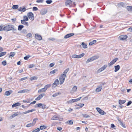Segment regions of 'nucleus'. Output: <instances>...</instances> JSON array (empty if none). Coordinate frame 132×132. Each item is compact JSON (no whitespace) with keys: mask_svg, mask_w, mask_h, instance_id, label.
I'll use <instances>...</instances> for the list:
<instances>
[{"mask_svg":"<svg viewBox=\"0 0 132 132\" xmlns=\"http://www.w3.org/2000/svg\"><path fill=\"white\" fill-rule=\"evenodd\" d=\"M13 31V33H16L17 29L15 28L14 26L11 24H7L3 27V31Z\"/></svg>","mask_w":132,"mask_h":132,"instance_id":"nucleus-1","label":"nucleus"},{"mask_svg":"<svg viewBox=\"0 0 132 132\" xmlns=\"http://www.w3.org/2000/svg\"><path fill=\"white\" fill-rule=\"evenodd\" d=\"M65 77V75L64 74H62L61 76L59 78V80L60 81V85H61L64 82Z\"/></svg>","mask_w":132,"mask_h":132,"instance_id":"nucleus-2","label":"nucleus"},{"mask_svg":"<svg viewBox=\"0 0 132 132\" xmlns=\"http://www.w3.org/2000/svg\"><path fill=\"white\" fill-rule=\"evenodd\" d=\"M38 120L37 118H35L33 120L32 123L28 124L26 125V127H30L34 126L36 123L37 121Z\"/></svg>","mask_w":132,"mask_h":132,"instance_id":"nucleus-3","label":"nucleus"},{"mask_svg":"<svg viewBox=\"0 0 132 132\" xmlns=\"http://www.w3.org/2000/svg\"><path fill=\"white\" fill-rule=\"evenodd\" d=\"M65 4L67 6L70 7L74 4V2H72L71 0H67L65 2Z\"/></svg>","mask_w":132,"mask_h":132,"instance_id":"nucleus-4","label":"nucleus"},{"mask_svg":"<svg viewBox=\"0 0 132 132\" xmlns=\"http://www.w3.org/2000/svg\"><path fill=\"white\" fill-rule=\"evenodd\" d=\"M84 55L85 54L84 53H82L79 55L76 54H73L72 55L71 57L73 58H80L83 57Z\"/></svg>","mask_w":132,"mask_h":132,"instance_id":"nucleus-5","label":"nucleus"},{"mask_svg":"<svg viewBox=\"0 0 132 132\" xmlns=\"http://www.w3.org/2000/svg\"><path fill=\"white\" fill-rule=\"evenodd\" d=\"M105 84V83H102L100 84L96 89V91L97 92H100L102 89V86Z\"/></svg>","mask_w":132,"mask_h":132,"instance_id":"nucleus-6","label":"nucleus"},{"mask_svg":"<svg viewBox=\"0 0 132 132\" xmlns=\"http://www.w3.org/2000/svg\"><path fill=\"white\" fill-rule=\"evenodd\" d=\"M27 15L28 18L32 21L34 20V18L33 14L31 12H29L28 13Z\"/></svg>","mask_w":132,"mask_h":132,"instance_id":"nucleus-7","label":"nucleus"},{"mask_svg":"<svg viewBox=\"0 0 132 132\" xmlns=\"http://www.w3.org/2000/svg\"><path fill=\"white\" fill-rule=\"evenodd\" d=\"M96 109L98 112L101 115H104L106 114V112H104L100 108L97 107L96 108Z\"/></svg>","mask_w":132,"mask_h":132,"instance_id":"nucleus-8","label":"nucleus"},{"mask_svg":"<svg viewBox=\"0 0 132 132\" xmlns=\"http://www.w3.org/2000/svg\"><path fill=\"white\" fill-rule=\"evenodd\" d=\"M37 107L42 109H45L46 108V105L41 103H39L36 105Z\"/></svg>","mask_w":132,"mask_h":132,"instance_id":"nucleus-9","label":"nucleus"},{"mask_svg":"<svg viewBox=\"0 0 132 132\" xmlns=\"http://www.w3.org/2000/svg\"><path fill=\"white\" fill-rule=\"evenodd\" d=\"M107 66L106 65H104L101 68L98 69L97 72L98 73H99L104 70L106 68Z\"/></svg>","mask_w":132,"mask_h":132,"instance_id":"nucleus-10","label":"nucleus"},{"mask_svg":"<svg viewBox=\"0 0 132 132\" xmlns=\"http://www.w3.org/2000/svg\"><path fill=\"white\" fill-rule=\"evenodd\" d=\"M128 36L126 35H122L120 36L118 38L121 40H122L126 39L127 38Z\"/></svg>","mask_w":132,"mask_h":132,"instance_id":"nucleus-11","label":"nucleus"},{"mask_svg":"<svg viewBox=\"0 0 132 132\" xmlns=\"http://www.w3.org/2000/svg\"><path fill=\"white\" fill-rule=\"evenodd\" d=\"M30 91V90L28 89H24L22 90H20L18 91L19 93H28Z\"/></svg>","mask_w":132,"mask_h":132,"instance_id":"nucleus-12","label":"nucleus"},{"mask_svg":"<svg viewBox=\"0 0 132 132\" xmlns=\"http://www.w3.org/2000/svg\"><path fill=\"white\" fill-rule=\"evenodd\" d=\"M118 58H116L113 60L110 63L108 64L109 66H110L111 65L114 64L118 60Z\"/></svg>","mask_w":132,"mask_h":132,"instance_id":"nucleus-13","label":"nucleus"},{"mask_svg":"<svg viewBox=\"0 0 132 132\" xmlns=\"http://www.w3.org/2000/svg\"><path fill=\"white\" fill-rule=\"evenodd\" d=\"M45 95L44 94H42L39 95L35 99L36 100H39L42 98Z\"/></svg>","mask_w":132,"mask_h":132,"instance_id":"nucleus-14","label":"nucleus"},{"mask_svg":"<svg viewBox=\"0 0 132 132\" xmlns=\"http://www.w3.org/2000/svg\"><path fill=\"white\" fill-rule=\"evenodd\" d=\"M26 8L24 6L20 7L18 9V10L20 12H24L26 10Z\"/></svg>","mask_w":132,"mask_h":132,"instance_id":"nucleus-15","label":"nucleus"},{"mask_svg":"<svg viewBox=\"0 0 132 132\" xmlns=\"http://www.w3.org/2000/svg\"><path fill=\"white\" fill-rule=\"evenodd\" d=\"M61 118H59L58 116H54L51 118L52 120H60Z\"/></svg>","mask_w":132,"mask_h":132,"instance_id":"nucleus-16","label":"nucleus"},{"mask_svg":"<svg viewBox=\"0 0 132 132\" xmlns=\"http://www.w3.org/2000/svg\"><path fill=\"white\" fill-rule=\"evenodd\" d=\"M74 34L73 33H70L67 34L65 35L64 37V38L65 39L68 38L73 36L74 35Z\"/></svg>","mask_w":132,"mask_h":132,"instance_id":"nucleus-17","label":"nucleus"},{"mask_svg":"<svg viewBox=\"0 0 132 132\" xmlns=\"http://www.w3.org/2000/svg\"><path fill=\"white\" fill-rule=\"evenodd\" d=\"M47 12V11L45 9H42L40 11V14L41 15H44Z\"/></svg>","mask_w":132,"mask_h":132,"instance_id":"nucleus-18","label":"nucleus"},{"mask_svg":"<svg viewBox=\"0 0 132 132\" xmlns=\"http://www.w3.org/2000/svg\"><path fill=\"white\" fill-rule=\"evenodd\" d=\"M12 91L11 90L7 91L5 92L4 95L6 96H9L12 93Z\"/></svg>","mask_w":132,"mask_h":132,"instance_id":"nucleus-19","label":"nucleus"},{"mask_svg":"<svg viewBox=\"0 0 132 132\" xmlns=\"http://www.w3.org/2000/svg\"><path fill=\"white\" fill-rule=\"evenodd\" d=\"M26 21L21 20V23L22 24L26 25L28 27L29 26V24L28 22Z\"/></svg>","mask_w":132,"mask_h":132,"instance_id":"nucleus-20","label":"nucleus"},{"mask_svg":"<svg viewBox=\"0 0 132 132\" xmlns=\"http://www.w3.org/2000/svg\"><path fill=\"white\" fill-rule=\"evenodd\" d=\"M59 84V82L58 79H56L55 80L53 85H54V87H55L57 86Z\"/></svg>","mask_w":132,"mask_h":132,"instance_id":"nucleus-21","label":"nucleus"},{"mask_svg":"<svg viewBox=\"0 0 132 132\" xmlns=\"http://www.w3.org/2000/svg\"><path fill=\"white\" fill-rule=\"evenodd\" d=\"M35 37L36 39L39 40H40L42 39V37L41 36L38 34H35Z\"/></svg>","mask_w":132,"mask_h":132,"instance_id":"nucleus-22","label":"nucleus"},{"mask_svg":"<svg viewBox=\"0 0 132 132\" xmlns=\"http://www.w3.org/2000/svg\"><path fill=\"white\" fill-rule=\"evenodd\" d=\"M114 67V72H116L118 71L120 69V66L119 65H117L116 66H115Z\"/></svg>","mask_w":132,"mask_h":132,"instance_id":"nucleus-23","label":"nucleus"},{"mask_svg":"<svg viewBox=\"0 0 132 132\" xmlns=\"http://www.w3.org/2000/svg\"><path fill=\"white\" fill-rule=\"evenodd\" d=\"M19 114L18 113V112L15 113L13 114L11 116H10V118L11 119H12L15 116L18 115Z\"/></svg>","mask_w":132,"mask_h":132,"instance_id":"nucleus-24","label":"nucleus"},{"mask_svg":"<svg viewBox=\"0 0 132 132\" xmlns=\"http://www.w3.org/2000/svg\"><path fill=\"white\" fill-rule=\"evenodd\" d=\"M77 87L76 86H74L72 88V91L74 92H75L77 91Z\"/></svg>","mask_w":132,"mask_h":132,"instance_id":"nucleus-25","label":"nucleus"},{"mask_svg":"<svg viewBox=\"0 0 132 132\" xmlns=\"http://www.w3.org/2000/svg\"><path fill=\"white\" fill-rule=\"evenodd\" d=\"M20 105V103L19 102H17L15 103L14 104H13L12 105V108H14L17 106H19Z\"/></svg>","mask_w":132,"mask_h":132,"instance_id":"nucleus-26","label":"nucleus"},{"mask_svg":"<svg viewBox=\"0 0 132 132\" xmlns=\"http://www.w3.org/2000/svg\"><path fill=\"white\" fill-rule=\"evenodd\" d=\"M46 90L44 88H41L38 90V92L39 93H40L42 92H46Z\"/></svg>","mask_w":132,"mask_h":132,"instance_id":"nucleus-27","label":"nucleus"},{"mask_svg":"<svg viewBox=\"0 0 132 132\" xmlns=\"http://www.w3.org/2000/svg\"><path fill=\"white\" fill-rule=\"evenodd\" d=\"M35 111V110L34 109H32L31 110H28L26 112H24L22 113L23 114H26L28 113H29L30 112H32Z\"/></svg>","mask_w":132,"mask_h":132,"instance_id":"nucleus-28","label":"nucleus"},{"mask_svg":"<svg viewBox=\"0 0 132 132\" xmlns=\"http://www.w3.org/2000/svg\"><path fill=\"white\" fill-rule=\"evenodd\" d=\"M126 102V101L125 100H119V103L120 105L124 104Z\"/></svg>","mask_w":132,"mask_h":132,"instance_id":"nucleus-29","label":"nucleus"},{"mask_svg":"<svg viewBox=\"0 0 132 132\" xmlns=\"http://www.w3.org/2000/svg\"><path fill=\"white\" fill-rule=\"evenodd\" d=\"M127 9L128 11H132V6H128L127 7Z\"/></svg>","mask_w":132,"mask_h":132,"instance_id":"nucleus-30","label":"nucleus"},{"mask_svg":"<svg viewBox=\"0 0 132 132\" xmlns=\"http://www.w3.org/2000/svg\"><path fill=\"white\" fill-rule=\"evenodd\" d=\"M81 98V97H80L78 98H77V99H72V101L73 102V103L75 102L79 101L80 100Z\"/></svg>","mask_w":132,"mask_h":132,"instance_id":"nucleus-31","label":"nucleus"},{"mask_svg":"<svg viewBox=\"0 0 132 132\" xmlns=\"http://www.w3.org/2000/svg\"><path fill=\"white\" fill-rule=\"evenodd\" d=\"M15 54V53L14 52H11L10 53V55L9 56V57H13Z\"/></svg>","mask_w":132,"mask_h":132,"instance_id":"nucleus-32","label":"nucleus"},{"mask_svg":"<svg viewBox=\"0 0 132 132\" xmlns=\"http://www.w3.org/2000/svg\"><path fill=\"white\" fill-rule=\"evenodd\" d=\"M51 86V85L50 84H49L45 86L44 87L45 89L46 90L47 89L50 87Z\"/></svg>","mask_w":132,"mask_h":132,"instance_id":"nucleus-33","label":"nucleus"},{"mask_svg":"<svg viewBox=\"0 0 132 132\" xmlns=\"http://www.w3.org/2000/svg\"><path fill=\"white\" fill-rule=\"evenodd\" d=\"M29 20L28 17L26 15H24L23 16V20H22L25 21H28Z\"/></svg>","mask_w":132,"mask_h":132,"instance_id":"nucleus-34","label":"nucleus"},{"mask_svg":"<svg viewBox=\"0 0 132 132\" xmlns=\"http://www.w3.org/2000/svg\"><path fill=\"white\" fill-rule=\"evenodd\" d=\"M81 45L83 48H87V45L84 42L82 43Z\"/></svg>","mask_w":132,"mask_h":132,"instance_id":"nucleus-35","label":"nucleus"},{"mask_svg":"<svg viewBox=\"0 0 132 132\" xmlns=\"http://www.w3.org/2000/svg\"><path fill=\"white\" fill-rule=\"evenodd\" d=\"M47 127L44 125H43L40 126V130H43L44 129L46 128Z\"/></svg>","mask_w":132,"mask_h":132,"instance_id":"nucleus-36","label":"nucleus"},{"mask_svg":"<svg viewBox=\"0 0 132 132\" xmlns=\"http://www.w3.org/2000/svg\"><path fill=\"white\" fill-rule=\"evenodd\" d=\"M23 27L24 26L23 25H19L18 27V30L19 31H20Z\"/></svg>","mask_w":132,"mask_h":132,"instance_id":"nucleus-37","label":"nucleus"},{"mask_svg":"<svg viewBox=\"0 0 132 132\" xmlns=\"http://www.w3.org/2000/svg\"><path fill=\"white\" fill-rule=\"evenodd\" d=\"M69 70V68H68L66 69H65L64 71L62 74H64V75H65V77H66V74L68 72Z\"/></svg>","mask_w":132,"mask_h":132,"instance_id":"nucleus-38","label":"nucleus"},{"mask_svg":"<svg viewBox=\"0 0 132 132\" xmlns=\"http://www.w3.org/2000/svg\"><path fill=\"white\" fill-rule=\"evenodd\" d=\"M96 42V40H94L89 43V45L90 46L92 45L95 43Z\"/></svg>","mask_w":132,"mask_h":132,"instance_id":"nucleus-39","label":"nucleus"},{"mask_svg":"<svg viewBox=\"0 0 132 132\" xmlns=\"http://www.w3.org/2000/svg\"><path fill=\"white\" fill-rule=\"evenodd\" d=\"M93 61H94L98 59V57L97 56H94L91 57Z\"/></svg>","mask_w":132,"mask_h":132,"instance_id":"nucleus-40","label":"nucleus"},{"mask_svg":"<svg viewBox=\"0 0 132 132\" xmlns=\"http://www.w3.org/2000/svg\"><path fill=\"white\" fill-rule=\"evenodd\" d=\"M93 61L91 57H90L88 59L86 62V64L88 63L89 62Z\"/></svg>","mask_w":132,"mask_h":132,"instance_id":"nucleus-41","label":"nucleus"},{"mask_svg":"<svg viewBox=\"0 0 132 132\" xmlns=\"http://www.w3.org/2000/svg\"><path fill=\"white\" fill-rule=\"evenodd\" d=\"M30 80L32 81L34 80H36L37 79V77L36 76H34L30 78Z\"/></svg>","mask_w":132,"mask_h":132,"instance_id":"nucleus-42","label":"nucleus"},{"mask_svg":"<svg viewBox=\"0 0 132 132\" xmlns=\"http://www.w3.org/2000/svg\"><path fill=\"white\" fill-rule=\"evenodd\" d=\"M57 71V69H55L51 71L50 72V73L51 74H53L55 73L56 71Z\"/></svg>","mask_w":132,"mask_h":132,"instance_id":"nucleus-43","label":"nucleus"},{"mask_svg":"<svg viewBox=\"0 0 132 132\" xmlns=\"http://www.w3.org/2000/svg\"><path fill=\"white\" fill-rule=\"evenodd\" d=\"M18 6L17 5H13L12 8L13 9H18Z\"/></svg>","mask_w":132,"mask_h":132,"instance_id":"nucleus-44","label":"nucleus"},{"mask_svg":"<svg viewBox=\"0 0 132 132\" xmlns=\"http://www.w3.org/2000/svg\"><path fill=\"white\" fill-rule=\"evenodd\" d=\"M61 94V93L59 92L58 93H56L54 94H53L52 95V96L53 97H56L58 95L60 94Z\"/></svg>","mask_w":132,"mask_h":132,"instance_id":"nucleus-45","label":"nucleus"},{"mask_svg":"<svg viewBox=\"0 0 132 132\" xmlns=\"http://www.w3.org/2000/svg\"><path fill=\"white\" fill-rule=\"evenodd\" d=\"M82 115L84 118H88L90 117V116L86 114H83Z\"/></svg>","mask_w":132,"mask_h":132,"instance_id":"nucleus-46","label":"nucleus"},{"mask_svg":"<svg viewBox=\"0 0 132 132\" xmlns=\"http://www.w3.org/2000/svg\"><path fill=\"white\" fill-rule=\"evenodd\" d=\"M6 53V52H3L0 53V57L5 55Z\"/></svg>","mask_w":132,"mask_h":132,"instance_id":"nucleus-47","label":"nucleus"},{"mask_svg":"<svg viewBox=\"0 0 132 132\" xmlns=\"http://www.w3.org/2000/svg\"><path fill=\"white\" fill-rule=\"evenodd\" d=\"M118 121L120 122V124L121 125V126L123 128H125V125L120 120H118Z\"/></svg>","mask_w":132,"mask_h":132,"instance_id":"nucleus-48","label":"nucleus"},{"mask_svg":"<svg viewBox=\"0 0 132 132\" xmlns=\"http://www.w3.org/2000/svg\"><path fill=\"white\" fill-rule=\"evenodd\" d=\"M27 37L28 38L31 37H32V35L31 33H29L27 35Z\"/></svg>","mask_w":132,"mask_h":132,"instance_id":"nucleus-49","label":"nucleus"},{"mask_svg":"<svg viewBox=\"0 0 132 132\" xmlns=\"http://www.w3.org/2000/svg\"><path fill=\"white\" fill-rule=\"evenodd\" d=\"M46 2L47 4H50L52 3V1L51 0H47Z\"/></svg>","mask_w":132,"mask_h":132,"instance_id":"nucleus-50","label":"nucleus"},{"mask_svg":"<svg viewBox=\"0 0 132 132\" xmlns=\"http://www.w3.org/2000/svg\"><path fill=\"white\" fill-rule=\"evenodd\" d=\"M40 131V129L39 128L37 129L34 130L32 131V132H38Z\"/></svg>","mask_w":132,"mask_h":132,"instance_id":"nucleus-51","label":"nucleus"},{"mask_svg":"<svg viewBox=\"0 0 132 132\" xmlns=\"http://www.w3.org/2000/svg\"><path fill=\"white\" fill-rule=\"evenodd\" d=\"M67 123L69 125H72L73 123V122L72 120H69L67 121Z\"/></svg>","mask_w":132,"mask_h":132,"instance_id":"nucleus-52","label":"nucleus"},{"mask_svg":"<svg viewBox=\"0 0 132 132\" xmlns=\"http://www.w3.org/2000/svg\"><path fill=\"white\" fill-rule=\"evenodd\" d=\"M44 1V0H37L36 2L37 3H42Z\"/></svg>","mask_w":132,"mask_h":132,"instance_id":"nucleus-53","label":"nucleus"},{"mask_svg":"<svg viewBox=\"0 0 132 132\" xmlns=\"http://www.w3.org/2000/svg\"><path fill=\"white\" fill-rule=\"evenodd\" d=\"M22 32L24 34H26L27 33V30L26 29H23L22 31Z\"/></svg>","mask_w":132,"mask_h":132,"instance_id":"nucleus-54","label":"nucleus"},{"mask_svg":"<svg viewBox=\"0 0 132 132\" xmlns=\"http://www.w3.org/2000/svg\"><path fill=\"white\" fill-rule=\"evenodd\" d=\"M38 10L37 7H34L33 8V10L34 11H37Z\"/></svg>","mask_w":132,"mask_h":132,"instance_id":"nucleus-55","label":"nucleus"},{"mask_svg":"<svg viewBox=\"0 0 132 132\" xmlns=\"http://www.w3.org/2000/svg\"><path fill=\"white\" fill-rule=\"evenodd\" d=\"M127 31L129 32H132V27H131L128 28L127 29Z\"/></svg>","mask_w":132,"mask_h":132,"instance_id":"nucleus-56","label":"nucleus"},{"mask_svg":"<svg viewBox=\"0 0 132 132\" xmlns=\"http://www.w3.org/2000/svg\"><path fill=\"white\" fill-rule=\"evenodd\" d=\"M3 65L4 66L6 65V63L5 61H3L2 62Z\"/></svg>","mask_w":132,"mask_h":132,"instance_id":"nucleus-57","label":"nucleus"},{"mask_svg":"<svg viewBox=\"0 0 132 132\" xmlns=\"http://www.w3.org/2000/svg\"><path fill=\"white\" fill-rule=\"evenodd\" d=\"M27 78V77H25L22 78L20 79V81H22L26 79Z\"/></svg>","mask_w":132,"mask_h":132,"instance_id":"nucleus-58","label":"nucleus"},{"mask_svg":"<svg viewBox=\"0 0 132 132\" xmlns=\"http://www.w3.org/2000/svg\"><path fill=\"white\" fill-rule=\"evenodd\" d=\"M132 103V102L131 101H129L127 103V106H129Z\"/></svg>","mask_w":132,"mask_h":132,"instance_id":"nucleus-59","label":"nucleus"},{"mask_svg":"<svg viewBox=\"0 0 132 132\" xmlns=\"http://www.w3.org/2000/svg\"><path fill=\"white\" fill-rule=\"evenodd\" d=\"M34 66V65L33 64H30L29 65V68H32Z\"/></svg>","mask_w":132,"mask_h":132,"instance_id":"nucleus-60","label":"nucleus"},{"mask_svg":"<svg viewBox=\"0 0 132 132\" xmlns=\"http://www.w3.org/2000/svg\"><path fill=\"white\" fill-rule=\"evenodd\" d=\"M84 104H78V105L81 108L84 105Z\"/></svg>","mask_w":132,"mask_h":132,"instance_id":"nucleus-61","label":"nucleus"},{"mask_svg":"<svg viewBox=\"0 0 132 132\" xmlns=\"http://www.w3.org/2000/svg\"><path fill=\"white\" fill-rule=\"evenodd\" d=\"M129 59V57L128 56L126 57L125 56L124 57V59L125 60H127Z\"/></svg>","mask_w":132,"mask_h":132,"instance_id":"nucleus-62","label":"nucleus"},{"mask_svg":"<svg viewBox=\"0 0 132 132\" xmlns=\"http://www.w3.org/2000/svg\"><path fill=\"white\" fill-rule=\"evenodd\" d=\"M67 102L68 103H73V102L72 101V100H70L69 101H68Z\"/></svg>","mask_w":132,"mask_h":132,"instance_id":"nucleus-63","label":"nucleus"},{"mask_svg":"<svg viewBox=\"0 0 132 132\" xmlns=\"http://www.w3.org/2000/svg\"><path fill=\"white\" fill-rule=\"evenodd\" d=\"M57 129L59 131H61L62 129V128L60 127H58Z\"/></svg>","mask_w":132,"mask_h":132,"instance_id":"nucleus-64","label":"nucleus"}]
</instances>
